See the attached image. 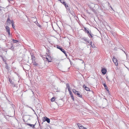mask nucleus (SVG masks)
I'll use <instances>...</instances> for the list:
<instances>
[{
    "label": "nucleus",
    "mask_w": 129,
    "mask_h": 129,
    "mask_svg": "<svg viewBox=\"0 0 129 129\" xmlns=\"http://www.w3.org/2000/svg\"><path fill=\"white\" fill-rule=\"evenodd\" d=\"M32 110L34 112H35V110H34L33 109H32Z\"/></svg>",
    "instance_id": "40"
},
{
    "label": "nucleus",
    "mask_w": 129,
    "mask_h": 129,
    "mask_svg": "<svg viewBox=\"0 0 129 129\" xmlns=\"http://www.w3.org/2000/svg\"><path fill=\"white\" fill-rule=\"evenodd\" d=\"M86 42L88 43L89 44H90V43L89 41H88V42Z\"/></svg>",
    "instance_id": "35"
},
{
    "label": "nucleus",
    "mask_w": 129,
    "mask_h": 129,
    "mask_svg": "<svg viewBox=\"0 0 129 129\" xmlns=\"http://www.w3.org/2000/svg\"><path fill=\"white\" fill-rule=\"evenodd\" d=\"M6 64H7V63H6Z\"/></svg>",
    "instance_id": "45"
},
{
    "label": "nucleus",
    "mask_w": 129,
    "mask_h": 129,
    "mask_svg": "<svg viewBox=\"0 0 129 129\" xmlns=\"http://www.w3.org/2000/svg\"><path fill=\"white\" fill-rule=\"evenodd\" d=\"M84 43H85V42H84Z\"/></svg>",
    "instance_id": "46"
},
{
    "label": "nucleus",
    "mask_w": 129,
    "mask_h": 129,
    "mask_svg": "<svg viewBox=\"0 0 129 129\" xmlns=\"http://www.w3.org/2000/svg\"><path fill=\"white\" fill-rule=\"evenodd\" d=\"M14 22L12 23V27L13 28H14L15 27V26L14 25Z\"/></svg>",
    "instance_id": "27"
},
{
    "label": "nucleus",
    "mask_w": 129,
    "mask_h": 129,
    "mask_svg": "<svg viewBox=\"0 0 129 129\" xmlns=\"http://www.w3.org/2000/svg\"><path fill=\"white\" fill-rule=\"evenodd\" d=\"M87 33L89 36V34H90L91 33L90 30V31H89Z\"/></svg>",
    "instance_id": "23"
},
{
    "label": "nucleus",
    "mask_w": 129,
    "mask_h": 129,
    "mask_svg": "<svg viewBox=\"0 0 129 129\" xmlns=\"http://www.w3.org/2000/svg\"><path fill=\"white\" fill-rule=\"evenodd\" d=\"M103 85H104V86L105 88L107 90V91H109V90L108 89V88L107 87L106 84L105 83H104V84H103Z\"/></svg>",
    "instance_id": "15"
},
{
    "label": "nucleus",
    "mask_w": 129,
    "mask_h": 129,
    "mask_svg": "<svg viewBox=\"0 0 129 129\" xmlns=\"http://www.w3.org/2000/svg\"><path fill=\"white\" fill-rule=\"evenodd\" d=\"M6 31L8 33V35H10V29L9 27L8 26H6Z\"/></svg>",
    "instance_id": "7"
},
{
    "label": "nucleus",
    "mask_w": 129,
    "mask_h": 129,
    "mask_svg": "<svg viewBox=\"0 0 129 129\" xmlns=\"http://www.w3.org/2000/svg\"><path fill=\"white\" fill-rule=\"evenodd\" d=\"M73 91V92L74 93L76 94H77V93H78V92H79L78 91L76 90L75 89H74Z\"/></svg>",
    "instance_id": "18"
},
{
    "label": "nucleus",
    "mask_w": 129,
    "mask_h": 129,
    "mask_svg": "<svg viewBox=\"0 0 129 129\" xmlns=\"http://www.w3.org/2000/svg\"><path fill=\"white\" fill-rule=\"evenodd\" d=\"M38 26L39 27H41V26L40 25L39 23H38V24H37Z\"/></svg>",
    "instance_id": "29"
},
{
    "label": "nucleus",
    "mask_w": 129,
    "mask_h": 129,
    "mask_svg": "<svg viewBox=\"0 0 129 129\" xmlns=\"http://www.w3.org/2000/svg\"><path fill=\"white\" fill-rule=\"evenodd\" d=\"M81 40L85 42H88V39L85 37L82 38Z\"/></svg>",
    "instance_id": "13"
},
{
    "label": "nucleus",
    "mask_w": 129,
    "mask_h": 129,
    "mask_svg": "<svg viewBox=\"0 0 129 129\" xmlns=\"http://www.w3.org/2000/svg\"><path fill=\"white\" fill-rule=\"evenodd\" d=\"M32 110L34 112H35V110H34L33 109H32Z\"/></svg>",
    "instance_id": "41"
},
{
    "label": "nucleus",
    "mask_w": 129,
    "mask_h": 129,
    "mask_svg": "<svg viewBox=\"0 0 129 129\" xmlns=\"http://www.w3.org/2000/svg\"><path fill=\"white\" fill-rule=\"evenodd\" d=\"M8 80L9 82L10 83L12 81V80L10 78H8Z\"/></svg>",
    "instance_id": "28"
},
{
    "label": "nucleus",
    "mask_w": 129,
    "mask_h": 129,
    "mask_svg": "<svg viewBox=\"0 0 129 129\" xmlns=\"http://www.w3.org/2000/svg\"><path fill=\"white\" fill-rule=\"evenodd\" d=\"M58 1H59L61 3L65 6V7H68V5L66 4V2L64 1L63 0H58Z\"/></svg>",
    "instance_id": "6"
},
{
    "label": "nucleus",
    "mask_w": 129,
    "mask_h": 129,
    "mask_svg": "<svg viewBox=\"0 0 129 129\" xmlns=\"http://www.w3.org/2000/svg\"><path fill=\"white\" fill-rule=\"evenodd\" d=\"M26 124L30 126L31 127H32L33 128H34L35 127V124H31L27 123H26Z\"/></svg>",
    "instance_id": "14"
},
{
    "label": "nucleus",
    "mask_w": 129,
    "mask_h": 129,
    "mask_svg": "<svg viewBox=\"0 0 129 129\" xmlns=\"http://www.w3.org/2000/svg\"><path fill=\"white\" fill-rule=\"evenodd\" d=\"M90 45H91V46L93 48H94L95 47V45L94 44H92L91 42H90Z\"/></svg>",
    "instance_id": "16"
},
{
    "label": "nucleus",
    "mask_w": 129,
    "mask_h": 129,
    "mask_svg": "<svg viewBox=\"0 0 129 129\" xmlns=\"http://www.w3.org/2000/svg\"><path fill=\"white\" fill-rule=\"evenodd\" d=\"M6 68L7 69H9V67H8V66L7 65L6 66Z\"/></svg>",
    "instance_id": "32"
},
{
    "label": "nucleus",
    "mask_w": 129,
    "mask_h": 129,
    "mask_svg": "<svg viewBox=\"0 0 129 129\" xmlns=\"http://www.w3.org/2000/svg\"><path fill=\"white\" fill-rule=\"evenodd\" d=\"M14 49V47L13 45H12L10 48V49L12 50H13Z\"/></svg>",
    "instance_id": "22"
},
{
    "label": "nucleus",
    "mask_w": 129,
    "mask_h": 129,
    "mask_svg": "<svg viewBox=\"0 0 129 129\" xmlns=\"http://www.w3.org/2000/svg\"><path fill=\"white\" fill-rule=\"evenodd\" d=\"M23 120L24 121V122L25 121V120H24V119H23Z\"/></svg>",
    "instance_id": "44"
},
{
    "label": "nucleus",
    "mask_w": 129,
    "mask_h": 129,
    "mask_svg": "<svg viewBox=\"0 0 129 129\" xmlns=\"http://www.w3.org/2000/svg\"><path fill=\"white\" fill-rule=\"evenodd\" d=\"M77 125L79 129H86V127H84L80 123H78Z\"/></svg>",
    "instance_id": "3"
},
{
    "label": "nucleus",
    "mask_w": 129,
    "mask_h": 129,
    "mask_svg": "<svg viewBox=\"0 0 129 129\" xmlns=\"http://www.w3.org/2000/svg\"><path fill=\"white\" fill-rule=\"evenodd\" d=\"M48 57H46L45 58L44 60H45L46 61H48V62H51V58L50 56L48 55Z\"/></svg>",
    "instance_id": "1"
},
{
    "label": "nucleus",
    "mask_w": 129,
    "mask_h": 129,
    "mask_svg": "<svg viewBox=\"0 0 129 129\" xmlns=\"http://www.w3.org/2000/svg\"><path fill=\"white\" fill-rule=\"evenodd\" d=\"M79 59V60H81V61H82V63H84V61H83V60H82V59Z\"/></svg>",
    "instance_id": "31"
},
{
    "label": "nucleus",
    "mask_w": 129,
    "mask_h": 129,
    "mask_svg": "<svg viewBox=\"0 0 129 129\" xmlns=\"http://www.w3.org/2000/svg\"><path fill=\"white\" fill-rule=\"evenodd\" d=\"M68 91H69V93H70V95L71 96L72 95H73L72 93L71 92V91L70 90V89H68Z\"/></svg>",
    "instance_id": "17"
},
{
    "label": "nucleus",
    "mask_w": 129,
    "mask_h": 129,
    "mask_svg": "<svg viewBox=\"0 0 129 129\" xmlns=\"http://www.w3.org/2000/svg\"><path fill=\"white\" fill-rule=\"evenodd\" d=\"M55 100V98L54 97H52V98H51V102H54Z\"/></svg>",
    "instance_id": "19"
},
{
    "label": "nucleus",
    "mask_w": 129,
    "mask_h": 129,
    "mask_svg": "<svg viewBox=\"0 0 129 129\" xmlns=\"http://www.w3.org/2000/svg\"><path fill=\"white\" fill-rule=\"evenodd\" d=\"M56 47L57 49H60L63 53H65V51L63 49H62V48L61 47L57 45L56 46Z\"/></svg>",
    "instance_id": "4"
},
{
    "label": "nucleus",
    "mask_w": 129,
    "mask_h": 129,
    "mask_svg": "<svg viewBox=\"0 0 129 129\" xmlns=\"http://www.w3.org/2000/svg\"><path fill=\"white\" fill-rule=\"evenodd\" d=\"M32 91L33 92V93L34 94V92Z\"/></svg>",
    "instance_id": "42"
},
{
    "label": "nucleus",
    "mask_w": 129,
    "mask_h": 129,
    "mask_svg": "<svg viewBox=\"0 0 129 129\" xmlns=\"http://www.w3.org/2000/svg\"><path fill=\"white\" fill-rule=\"evenodd\" d=\"M120 49L122 50V51H123L125 54H126V53L123 50H122V49Z\"/></svg>",
    "instance_id": "39"
},
{
    "label": "nucleus",
    "mask_w": 129,
    "mask_h": 129,
    "mask_svg": "<svg viewBox=\"0 0 129 129\" xmlns=\"http://www.w3.org/2000/svg\"><path fill=\"white\" fill-rule=\"evenodd\" d=\"M113 60L114 63H115V65L116 66H117L118 65V63H117V59L114 57L113 58Z\"/></svg>",
    "instance_id": "5"
},
{
    "label": "nucleus",
    "mask_w": 129,
    "mask_h": 129,
    "mask_svg": "<svg viewBox=\"0 0 129 129\" xmlns=\"http://www.w3.org/2000/svg\"><path fill=\"white\" fill-rule=\"evenodd\" d=\"M84 28V29L85 31V30H86L87 29V28H86V27H85Z\"/></svg>",
    "instance_id": "37"
},
{
    "label": "nucleus",
    "mask_w": 129,
    "mask_h": 129,
    "mask_svg": "<svg viewBox=\"0 0 129 129\" xmlns=\"http://www.w3.org/2000/svg\"><path fill=\"white\" fill-rule=\"evenodd\" d=\"M64 53L65 54V55H66V56H67V54H66V52H65V53Z\"/></svg>",
    "instance_id": "36"
},
{
    "label": "nucleus",
    "mask_w": 129,
    "mask_h": 129,
    "mask_svg": "<svg viewBox=\"0 0 129 129\" xmlns=\"http://www.w3.org/2000/svg\"><path fill=\"white\" fill-rule=\"evenodd\" d=\"M35 114L37 115V114H36V113L35 112Z\"/></svg>",
    "instance_id": "43"
},
{
    "label": "nucleus",
    "mask_w": 129,
    "mask_h": 129,
    "mask_svg": "<svg viewBox=\"0 0 129 129\" xmlns=\"http://www.w3.org/2000/svg\"><path fill=\"white\" fill-rule=\"evenodd\" d=\"M101 72L103 75H105L107 72V70L106 69L103 68L102 69Z\"/></svg>",
    "instance_id": "8"
},
{
    "label": "nucleus",
    "mask_w": 129,
    "mask_h": 129,
    "mask_svg": "<svg viewBox=\"0 0 129 129\" xmlns=\"http://www.w3.org/2000/svg\"><path fill=\"white\" fill-rule=\"evenodd\" d=\"M10 83L12 85H13L14 84V82L13 81H12V82H11Z\"/></svg>",
    "instance_id": "33"
},
{
    "label": "nucleus",
    "mask_w": 129,
    "mask_h": 129,
    "mask_svg": "<svg viewBox=\"0 0 129 129\" xmlns=\"http://www.w3.org/2000/svg\"><path fill=\"white\" fill-rule=\"evenodd\" d=\"M89 29L88 28H87V29L86 30H85V31L87 33V32H88L89 31V30H88Z\"/></svg>",
    "instance_id": "30"
},
{
    "label": "nucleus",
    "mask_w": 129,
    "mask_h": 129,
    "mask_svg": "<svg viewBox=\"0 0 129 129\" xmlns=\"http://www.w3.org/2000/svg\"><path fill=\"white\" fill-rule=\"evenodd\" d=\"M65 7L66 8L67 11L69 12V13L70 12L71 14H72V13H73L72 12H71V11H70V9H69L68 6V7Z\"/></svg>",
    "instance_id": "11"
},
{
    "label": "nucleus",
    "mask_w": 129,
    "mask_h": 129,
    "mask_svg": "<svg viewBox=\"0 0 129 129\" xmlns=\"http://www.w3.org/2000/svg\"><path fill=\"white\" fill-rule=\"evenodd\" d=\"M77 94L79 97L81 98H82V95H81L79 93H77Z\"/></svg>",
    "instance_id": "20"
},
{
    "label": "nucleus",
    "mask_w": 129,
    "mask_h": 129,
    "mask_svg": "<svg viewBox=\"0 0 129 129\" xmlns=\"http://www.w3.org/2000/svg\"><path fill=\"white\" fill-rule=\"evenodd\" d=\"M83 87L87 91H90V89L88 87H87L85 85H83Z\"/></svg>",
    "instance_id": "10"
},
{
    "label": "nucleus",
    "mask_w": 129,
    "mask_h": 129,
    "mask_svg": "<svg viewBox=\"0 0 129 129\" xmlns=\"http://www.w3.org/2000/svg\"><path fill=\"white\" fill-rule=\"evenodd\" d=\"M84 28V29L85 31V30H86L87 29V28H86V27H85Z\"/></svg>",
    "instance_id": "38"
},
{
    "label": "nucleus",
    "mask_w": 129,
    "mask_h": 129,
    "mask_svg": "<svg viewBox=\"0 0 129 129\" xmlns=\"http://www.w3.org/2000/svg\"><path fill=\"white\" fill-rule=\"evenodd\" d=\"M71 97L72 99L73 100V101H74V97L73 96V95L71 96Z\"/></svg>",
    "instance_id": "25"
},
{
    "label": "nucleus",
    "mask_w": 129,
    "mask_h": 129,
    "mask_svg": "<svg viewBox=\"0 0 129 129\" xmlns=\"http://www.w3.org/2000/svg\"><path fill=\"white\" fill-rule=\"evenodd\" d=\"M46 121L48 123H49L50 122V119L48 118L45 117H44V119H43V121L44 122Z\"/></svg>",
    "instance_id": "2"
},
{
    "label": "nucleus",
    "mask_w": 129,
    "mask_h": 129,
    "mask_svg": "<svg viewBox=\"0 0 129 129\" xmlns=\"http://www.w3.org/2000/svg\"><path fill=\"white\" fill-rule=\"evenodd\" d=\"M31 59L32 60V62H34L35 61V57L34 55L33 54L32 55L31 54Z\"/></svg>",
    "instance_id": "12"
},
{
    "label": "nucleus",
    "mask_w": 129,
    "mask_h": 129,
    "mask_svg": "<svg viewBox=\"0 0 129 129\" xmlns=\"http://www.w3.org/2000/svg\"><path fill=\"white\" fill-rule=\"evenodd\" d=\"M28 107L29 108H30L32 110L33 109V108L31 107H29V106H28Z\"/></svg>",
    "instance_id": "34"
},
{
    "label": "nucleus",
    "mask_w": 129,
    "mask_h": 129,
    "mask_svg": "<svg viewBox=\"0 0 129 129\" xmlns=\"http://www.w3.org/2000/svg\"><path fill=\"white\" fill-rule=\"evenodd\" d=\"M93 35L91 33L90 34H89V37H90V36L91 38H92L93 37Z\"/></svg>",
    "instance_id": "24"
},
{
    "label": "nucleus",
    "mask_w": 129,
    "mask_h": 129,
    "mask_svg": "<svg viewBox=\"0 0 129 129\" xmlns=\"http://www.w3.org/2000/svg\"><path fill=\"white\" fill-rule=\"evenodd\" d=\"M67 87L68 88V89H70V86L68 83L67 84H66Z\"/></svg>",
    "instance_id": "21"
},
{
    "label": "nucleus",
    "mask_w": 129,
    "mask_h": 129,
    "mask_svg": "<svg viewBox=\"0 0 129 129\" xmlns=\"http://www.w3.org/2000/svg\"><path fill=\"white\" fill-rule=\"evenodd\" d=\"M7 22L9 23V24L12 23L14 22L13 20H10V18L9 17L8 18L7 21Z\"/></svg>",
    "instance_id": "9"
},
{
    "label": "nucleus",
    "mask_w": 129,
    "mask_h": 129,
    "mask_svg": "<svg viewBox=\"0 0 129 129\" xmlns=\"http://www.w3.org/2000/svg\"><path fill=\"white\" fill-rule=\"evenodd\" d=\"M13 42L14 43H16V42H18V41L16 40H13Z\"/></svg>",
    "instance_id": "26"
}]
</instances>
